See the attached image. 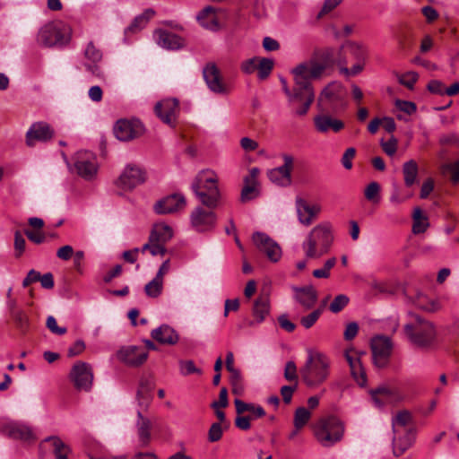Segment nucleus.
Here are the masks:
<instances>
[{
	"label": "nucleus",
	"instance_id": "f257e3e1",
	"mask_svg": "<svg viewBox=\"0 0 459 459\" xmlns=\"http://www.w3.org/2000/svg\"><path fill=\"white\" fill-rule=\"evenodd\" d=\"M333 62V50L326 49L319 55L299 64L292 69L293 80L299 87L303 89L305 98L307 99V106L312 105L315 100L312 80L319 79Z\"/></svg>",
	"mask_w": 459,
	"mask_h": 459
},
{
	"label": "nucleus",
	"instance_id": "f03ea898",
	"mask_svg": "<svg viewBox=\"0 0 459 459\" xmlns=\"http://www.w3.org/2000/svg\"><path fill=\"white\" fill-rule=\"evenodd\" d=\"M393 429V453L394 456H401L414 443L416 438V428L412 414L403 410L392 418Z\"/></svg>",
	"mask_w": 459,
	"mask_h": 459
},
{
	"label": "nucleus",
	"instance_id": "7ed1b4c3",
	"mask_svg": "<svg viewBox=\"0 0 459 459\" xmlns=\"http://www.w3.org/2000/svg\"><path fill=\"white\" fill-rule=\"evenodd\" d=\"M218 176L210 169L200 171L193 179L191 189L203 205L216 208L221 193L218 187Z\"/></svg>",
	"mask_w": 459,
	"mask_h": 459
},
{
	"label": "nucleus",
	"instance_id": "20e7f679",
	"mask_svg": "<svg viewBox=\"0 0 459 459\" xmlns=\"http://www.w3.org/2000/svg\"><path fill=\"white\" fill-rule=\"evenodd\" d=\"M333 242V226L329 221H324L311 230L302 248L307 258H319L328 253Z\"/></svg>",
	"mask_w": 459,
	"mask_h": 459
},
{
	"label": "nucleus",
	"instance_id": "39448f33",
	"mask_svg": "<svg viewBox=\"0 0 459 459\" xmlns=\"http://www.w3.org/2000/svg\"><path fill=\"white\" fill-rule=\"evenodd\" d=\"M330 360L323 353L308 351V356L301 377L308 387H316L322 385L329 377Z\"/></svg>",
	"mask_w": 459,
	"mask_h": 459
},
{
	"label": "nucleus",
	"instance_id": "423d86ee",
	"mask_svg": "<svg viewBox=\"0 0 459 459\" xmlns=\"http://www.w3.org/2000/svg\"><path fill=\"white\" fill-rule=\"evenodd\" d=\"M410 322L404 325V332L410 341L418 347H429L436 339L434 325L416 314H410Z\"/></svg>",
	"mask_w": 459,
	"mask_h": 459
},
{
	"label": "nucleus",
	"instance_id": "0eeeda50",
	"mask_svg": "<svg viewBox=\"0 0 459 459\" xmlns=\"http://www.w3.org/2000/svg\"><path fill=\"white\" fill-rule=\"evenodd\" d=\"M71 28L61 21H54L43 25L37 35V41L46 48L64 47L71 39Z\"/></svg>",
	"mask_w": 459,
	"mask_h": 459
},
{
	"label": "nucleus",
	"instance_id": "6e6552de",
	"mask_svg": "<svg viewBox=\"0 0 459 459\" xmlns=\"http://www.w3.org/2000/svg\"><path fill=\"white\" fill-rule=\"evenodd\" d=\"M343 425L334 416L321 419L315 427L317 441L324 446H331L340 441L343 436Z\"/></svg>",
	"mask_w": 459,
	"mask_h": 459
},
{
	"label": "nucleus",
	"instance_id": "1a4fd4ad",
	"mask_svg": "<svg viewBox=\"0 0 459 459\" xmlns=\"http://www.w3.org/2000/svg\"><path fill=\"white\" fill-rule=\"evenodd\" d=\"M203 77L207 88L215 94L225 96L229 95L233 90L232 84L223 78L215 63L205 65L203 68Z\"/></svg>",
	"mask_w": 459,
	"mask_h": 459
},
{
	"label": "nucleus",
	"instance_id": "9d476101",
	"mask_svg": "<svg viewBox=\"0 0 459 459\" xmlns=\"http://www.w3.org/2000/svg\"><path fill=\"white\" fill-rule=\"evenodd\" d=\"M69 377L77 390L89 392L91 389L93 372L89 363L83 361L74 363L70 371Z\"/></svg>",
	"mask_w": 459,
	"mask_h": 459
},
{
	"label": "nucleus",
	"instance_id": "9b49d317",
	"mask_svg": "<svg viewBox=\"0 0 459 459\" xmlns=\"http://www.w3.org/2000/svg\"><path fill=\"white\" fill-rule=\"evenodd\" d=\"M281 82L293 113L299 117L305 116L311 105L307 106V99L305 98L303 89L299 87V85L294 82V87L290 90L284 78H281Z\"/></svg>",
	"mask_w": 459,
	"mask_h": 459
},
{
	"label": "nucleus",
	"instance_id": "f8f14e48",
	"mask_svg": "<svg viewBox=\"0 0 459 459\" xmlns=\"http://www.w3.org/2000/svg\"><path fill=\"white\" fill-rule=\"evenodd\" d=\"M283 164L280 167L270 169L267 176L270 181L279 186H289L291 185V171L294 168V158L288 153H282Z\"/></svg>",
	"mask_w": 459,
	"mask_h": 459
},
{
	"label": "nucleus",
	"instance_id": "ddd939ff",
	"mask_svg": "<svg viewBox=\"0 0 459 459\" xmlns=\"http://www.w3.org/2000/svg\"><path fill=\"white\" fill-rule=\"evenodd\" d=\"M393 343L389 337L379 335L371 340L373 362L377 368H385L392 353Z\"/></svg>",
	"mask_w": 459,
	"mask_h": 459
},
{
	"label": "nucleus",
	"instance_id": "4468645a",
	"mask_svg": "<svg viewBox=\"0 0 459 459\" xmlns=\"http://www.w3.org/2000/svg\"><path fill=\"white\" fill-rule=\"evenodd\" d=\"M114 134L119 140L127 142L143 134V125L138 119H119L114 126Z\"/></svg>",
	"mask_w": 459,
	"mask_h": 459
},
{
	"label": "nucleus",
	"instance_id": "2eb2a0df",
	"mask_svg": "<svg viewBox=\"0 0 459 459\" xmlns=\"http://www.w3.org/2000/svg\"><path fill=\"white\" fill-rule=\"evenodd\" d=\"M214 208L197 206L190 215L192 227L198 232L212 230L216 225L217 216L212 211Z\"/></svg>",
	"mask_w": 459,
	"mask_h": 459
},
{
	"label": "nucleus",
	"instance_id": "dca6fc26",
	"mask_svg": "<svg viewBox=\"0 0 459 459\" xmlns=\"http://www.w3.org/2000/svg\"><path fill=\"white\" fill-rule=\"evenodd\" d=\"M55 136V129L45 121L34 122L26 132L25 143L28 147H34L37 142L48 143Z\"/></svg>",
	"mask_w": 459,
	"mask_h": 459
},
{
	"label": "nucleus",
	"instance_id": "f3484780",
	"mask_svg": "<svg viewBox=\"0 0 459 459\" xmlns=\"http://www.w3.org/2000/svg\"><path fill=\"white\" fill-rule=\"evenodd\" d=\"M74 168L80 177L91 180L98 172L97 158L91 152H79L75 156Z\"/></svg>",
	"mask_w": 459,
	"mask_h": 459
},
{
	"label": "nucleus",
	"instance_id": "a211bd4d",
	"mask_svg": "<svg viewBox=\"0 0 459 459\" xmlns=\"http://www.w3.org/2000/svg\"><path fill=\"white\" fill-rule=\"evenodd\" d=\"M252 240L257 249L264 253L270 261L275 263L281 257V249L280 246L267 234L263 232H255L252 236Z\"/></svg>",
	"mask_w": 459,
	"mask_h": 459
},
{
	"label": "nucleus",
	"instance_id": "6ab92c4d",
	"mask_svg": "<svg viewBox=\"0 0 459 459\" xmlns=\"http://www.w3.org/2000/svg\"><path fill=\"white\" fill-rule=\"evenodd\" d=\"M145 179L146 174L142 168L129 164L118 178L117 185L125 190H130L143 183Z\"/></svg>",
	"mask_w": 459,
	"mask_h": 459
},
{
	"label": "nucleus",
	"instance_id": "aec40b11",
	"mask_svg": "<svg viewBox=\"0 0 459 459\" xmlns=\"http://www.w3.org/2000/svg\"><path fill=\"white\" fill-rule=\"evenodd\" d=\"M342 100V86L333 82L320 93L318 106L323 111L334 110V104Z\"/></svg>",
	"mask_w": 459,
	"mask_h": 459
},
{
	"label": "nucleus",
	"instance_id": "412c9836",
	"mask_svg": "<svg viewBox=\"0 0 459 459\" xmlns=\"http://www.w3.org/2000/svg\"><path fill=\"white\" fill-rule=\"evenodd\" d=\"M117 356L120 361L127 366L139 367L146 361L148 352L142 347L127 346L121 348Z\"/></svg>",
	"mask_w": 459,
	"mask_h": 459
},
{
	"label": "nucleus",
	"instance_id": "4be33fe9",
	"mask_svg": "<svg viewBox=\"0 0 459 459\" xmlns=\"http://www.w3.org/2000/svg\"><path fill=\"white\" fill-rule=\"evenodd\" d=\"M259 169L255 167L250 169L248 174L244 178V186L240 194L241 203H247L259 196Z\"/></svg>",
	"mask_w": 459,
	"mask_h": 459
},
{
	"label": "nucleus",
	"instance_id": "5701e85b",
	"mask_svg": "<svg viewBox=\"0 0 459 459\" xmlns=\"http://www.w3.org/2000/svg\"><path fill=\"white\" fill-rule=\"evenodd\" d=\"M186 198L181 194H172L158 201L154 205V211L159 214L174 213L185 208Z\"/></svg>",
	"mask_w": 459,
	"mask_h": 459
},
{
	"label": "nucleus",
	"instance_id": "b1692460",
	"mask_svg": "<svg viewBox=\"0 0 459 459\" xmlns=\"http://www.w3.org/2000/svg\"><path fill=\"white\" fill-rule=\"evenodd\" d=\"M345 359L350 366L351 375L354 381L359 385L364 386L367 384V376L359 353L353 350L345 351Z\"/></svg>",
	"mask_w": 459,
	"mask_h": 459
},
{
	"label": "nucleus",
	"instance_id": "393cba45",
	"mask_svg": "<svg viewBox=\"0 0 459 459\" xmlns=\"http://www.w3.org/2000/svg\"><path fill=\"white\" fill-rule=\"evenodd\" d=\"M84 56L88 60L84 64L85 68L92 75L102 78L104 74L100 66L98 65L102 59V52L94 45L93 42H89L84 50Z\"/></svg>",
	"mask_w": 459,
	"mask_h": 459
},
{
	"label": "nucleus",
	"instance_id": "a878e982",
	"mask_svg": "<svg viewBox=\"0 0 459 459\" xmlns=\"http://www.w3.org/2000/svg\"><path fill=\"white\" fill-rule=\"evenodd\" d=\"M314 126L316 130L321 134L328 132L339 133L344 128V123L330 114L322 113L314 117Z\"/></svg>",
	"mask_w": 459,
	"mask_h": 459
},
{
	"label": "nucleus",
	"instance_id": "bb28decb",
	"mask_svg": "<svg viewBox=\"0 0 459 459\" xmlns=\"http://www.w3.org/2000/svg\"><path fill=\"white\" fill-rule=\"evenodd\" d=\"M270 299L268 295H261L258 297L253 306L252 314L254 320H247L246 325L247 326H255L261 324L270 313Z\"/></svg>",
	"mask_w": 459,
	"mask_h": 459
},
{
	"label": "nucleus",
	"instance_id": "cd10ccee",
	"mask_svg": "<svg viewBox=\"0 0 459 459\" xmlns=\"http://www.w3.org/2000/svg\"><path fill=\"white\" fill-rule=\"evenodd\" d=\"M154 37L158 45L163 48L169 50H178L184 47V39L177 34L166 30H157L154 33Z\"/></svg>",
	"mask_w": 459,
	"mask_h": 459
},
{
	"label": "nucleus",
	"instance_id": "c85d7f7f",
	"mask_svg": "<svg viewBox=\"0 0 459 459\" xmlns=\"http://www.w3.org/2000/svg\"><path fill=\"white\" fill-rule=\"evenodd\" d=\"M0 432L11 438L30 440L32 438V432L29 427L18 422H6L1 427Z\"/></svg>",
	"mask_w": 459,
	"mask_h": 459
},
{
	"label": "nucleus",
	"instance_id": "c756f323",
	"mask_svg": "<svg viewBox=\"0 0 459 459\" xmlns=\"http://www.w3.org/2000/svg\"><path fill=\"white\" fill-rule=\"evenodd\" d=\"M370 394L373 402L377 407H382L390 403H398L404 399L398 391L386 387L377 388L372 390Z\"/></svg>",
	"mask_w": 459,
	"mask_h": 459
},
{
	"label": "nucleus",
	"instance_id": "7c9ffc66",
	"mask_svg": "<svg viewBox=\"0 0 459 459\" xmlns=\"http://www.w3.org/2000/svg\"><path fill=\"white\" fill-rule=\"evenodd\" d=\"M178 102L176 99H168L158 102L155 106L156 115L166 124H171L175 119Z\"/></svg>",
	"mask_w": 459,
	"mask_h": 459
},
{
	"label": "nucleus",
	"instance_id": "2f4dec72",
	"mask_svg": "<svg viewBox=\"0 0 459 459\" xmlns=\"http://www.w3.org/2000/svg\"><path fill=\"white\" fill-rule=\"evenodd\" d=\"M151 336L159 343L165 345H174L179 340V336L176 330L169 325H161L160 326L153 329L151 332Z\"/></svg>",
	"mask_w": 459,
	"mask_h": 459
},
{
	"label": "nucleus",
	"instance_id": "473e14b6",
	"mask_svg": "<svg viewBox=\"0 0 459 459\" xmlns=\"http://www.w3.org/2000/svg\"><path fill=\"white\" fill-rule=\"evenodd\" d=\"M293 290L295 291V299L306 309L312 308L316 300H317V293L316 290L312 286L307 287H293Z\"/></svg>",
	"mask_w": 459,
	"mask_h": 459
},
{
	"label": "nucleus",
	"instance_id": "72a5a7b5",
	"mask_svg": "<svg viewBox=\"0 0 459 459\" xmlns=\"http://www.w3.org/2000/svg\"><path fill=\"white\" fill-rule=\"evenodd\" d=\"M197 21L207 30L216 31L220 29L216 9L212 6L204 7L198 14Z\"/></svg>",
	"mask_w": 459,
	"mask_h": 459
},
{
	"label": "nucleus",
	"instance_id": "f704fd0d",
	"mask_svg": "<svg viewBox=\"0 0 459 459\" xmlns=\"http://www.w3.org/2000/svg\"><path fill=\"white\" fill-rule=\"evenodd\" d=\"M234 404L236 407L237 414H243L247 411L250 413L253 419H259L265 415V411L260 405L255 403H246L240 399H235Z\"/></svg>",
	"mask_w": 459,
	"mask_h": 459
},
{
	"label": "nucleus",
	"instance_id": "c9c22d12",
	"mask_svg": "<svg viewBox=\"0 0 459 459\" xmlns=\"http://www.w3.org/2000/svg\"><path fill=\"white\" fill-rule=\"evenodd\" d=\"M137 417L138 420L136 422V427L139 440L143 446H147L151 438V420L148 418L143 417L141 411H137Z\"/></svg>",
	"mask_w": 459,
	"mask_h": 459
},
{
	"label": "nucleus",
	"instance_id": "e433bc0d",
	"mask_svg": "<svg viewBox=\"0 0 459 459\" xmlns=\"http://www.w3.org/2000/svg\"><path fill=\"white\" fill-rule=\"evenodd\" d=\"M172 229L163 223L155 224L149 238L152 241H157L165 246V244L172 238Z\"/></svg>",
	"mask_w": 459,
	"mask_h": 459
},
{
	"label": "nucleus",
	"instance_id": "4c0bfd02",
	"mask_svg": "<svg viewBox=\"0 0 459 459\" xmlns=\"http://www.w3.org/2000/svg\"><path fill=\"white\" fill-rule=\"evenodd\" d=\"M419 168L415 160H410L403 165V180L406 186L411 187L417 181Z\"/></svg>",
	"mask_w": 459,
	"mask_h": 459
},
{
	"label": "nucleus",
	"instance_id": "58836bf2",
	"mask_svg": "<svg viewBox=\"0 0 459 459\" xmlns=\"http://www.w3.org/2000/svg\"><path fill=\"white\" fill-rule=\"evenodd\" d=\"M412 232L414 234L424 233L429 226V219L423 214L420 208L417 207L414 209L412 213Z\"/></svg>",
	"mask_w": 459,
	"mask_h": 459
},
{
	"label": "nucleus",
	"instance_id": "ea45409f",
	"mask_svg": "<svg viewBox=\"0 0 459 459\" xmlns=\"http://www.w3.org/2000/svg\"><path fill=\"white\" fill-rule=\"evenodd\" d=\"M295 205L299 221L304 226L311 225V220L309 218V204L305 199L297 197Z\"/></svg>",
	"mask_w": 459,
	"mask_h": 459
},
{
	"label": "nucleus",
	"instance_id": "a19ab883",
	"mask_svg": "<svg viewBox=\"0 0 459 459\" xmlns=\"http://www.w3.org/2000/svg\"><path fill=\"white\" fill-rule=\"evenodd\" d=\"M45 442L51 445L55 459H67L69 447L59 437H50Z\"/></svg>",
	"mask_w": 459,
	"mask_h": 459
},
{
	"label": "nucleus",
	"instance_id": "79ce46f5",
	"mask_svg": "<svg viewBox=\"0 0 459 459\" xmlns=\"http://www.w3.org/2000/svg\"><path fill=\"white\" fill-rule=\"evenodd\" d=\"M350 54L357 61H365L367 56V49L364 46L356 42H347L342 48Z\"/></svg>",
	"mask_w": 459,
	"mask_h": 459
},
{
	"label": "nucleus",
	"instance_id": "37998d69",
	"mask_svg": "<svg viewBox=\"0 0 459 459\" xmlns=\"http://www.w3.org/2000/svg\"><path fill=\"white\" fill-rule=\"evenodd\" d=\"M311 412L305 407H299L294 413L293 424L297 430L301 429L309 421Z\"/></svg>",
	"mask_w": 459,
	"mask_h": 459
},
{
	"label": "nucleus",
	"instance_id": "c03bdc74",
	"mask_svg": "<svg viewBox=\"0 0 459 459\" xmlns=\"http://www.w3.org/2000/svg\"><path fill=\"white\" fill-rule=\"evenodd\" d=\"M163 290V280L159 279L155 276L151 281H149L145 287V294L150 298L159 297Z\"/></svg>",
	"mask_w": 459,
	"mask_h": 459
},
{
	"label": "nucleus",
	"instance_id": "a18cd8bd",
	"mask_svg": "<svg viewBox=\"0 0 459 459\" xmlns=\"http://www.w3.org/2000/svg\"><path fill=\"white\" fill-rule=\"evenodd\" d=\"M146 251H149L152 255H164L166 254V247L164 245L157 242V241H152L151 238H149V240L147 243H145L142 248L141 252L144 253Z\"/></svg>",
	"mask_w": 459,
	"mask_h": 459
},
{
	"label": "nucleus",
	"instance_id": "49530a36",
	"mask_svg": "<svg viewBox=\"0 0 459 459\" xmlns=\"http://www.w3.org/2000/svg\"><path fill=\"white\" fill-rule=\"evenodd\" d=\"M273 68V61L269 58H259L257 65V76L260 80L266 79Z\"/></svg>",
	"mask_w": 459,
	"mask_h": 459
},
{
	"label": "nucleus",
	"instance_id": "de8ad7c7",
	"mask_svg": "<svg viewBox=\"0 0 459 459\" xmlns=\"http://www.w3.org/2000/svg\"><path fill=\"white\" fill-rule=\"evenodd\" d=\"M153 14L154 12L152 10H147L143 14L135 17L126 30L134 31L143 28L147 24L148 21L153 16Z\"/></svg>",
	"mask_w": 459,
	"mask_h": 459
},
{
	"label": "nucleus",
	"instance_id": "09e8293b",
	"mask_svg": "<svg viewBox=\"0 0 459 459\" xmlns=\"http://www.w3.org/2000/svg\"><path fill=\"white\" fill-rule=\"evenodd\" d=\"M441 171L443 174L450 175V180L453 184L459 183V160L443 164L441 166Z\"/></svg>",
	"mask_w": 459,
	"mask_h": 459
},
{
	"label": "nucleus",
	"instance_id": "8fccbe9b",
	"mask_svg": "<svg viewBox=\"0 0 459 459\" xmlns=\"http://www.w3.org/2000/svg\"><path fill=\"white\" fill-rule=\"evenodd\" d=\"M350 299L345 294L337 295L329 305V310L334 314L341 312L348 304Z\"/></svg>",
	"mask_w": 459,
	"mask_h": 459
},
{
	"label": "nucleus",
	"instance_id": "3c124183",
	"mask_svg": "<svg viewBox=\"0 0 459 459\" xmlns=\"http://www.w3.org/2000/svg\"><path fill=\"white\" fill-rule=\"evenodd\" d=\"M322 312H323L322 308H317V309L312 311L311 313H309L308 315L302 316L300 318L301 325L306 329L311 328L316 324V322L318 320V318L322 315Z\"/></svg>",
	"mask_w": 459,
	"mask_h": 459
},
{
	"label": "nucleus",
	"instance_id": "603ef678",
	"mask_svg": "<svg viewBox=\"0 0 459 459\" xmlns=\"http://www.w3.org/2000/svg\"><path fill=\"white\" fill-rule=\"evenodd\" d=\"M179 368L180 373L183 376H188L190 374H202V370L195 367L193 360H180Z\"/></svg>",
	"mask_w": 459,
	"mask_h": 459
},
{
	"label": "nucleus",
	"instance_id": "864d4df0",
	"mask_svg": "<svg viewBox=\"0 0 459 459\" xmlns=\"http://www.w3.org/2000/svg\"><path fill=\"white\" fill-rule=\"evenodd\" d=\"M380 192V186L377 182L369 183L364 192L367 200L371 202H378V195Z\"/></svg>",
	"mask_w": 459,
	"mask_h": 459
},
{
	"label": "nucleus",
	"instance_id": "5fc2aeb1",
	"mask_svg": "<svg viewBox=\"0 0 459 459\" xmlns=\"http://www.w3.org/2000/svg\"><path fill=\"white\" fill-rule=\"evenodd\" d=\"M26 240L22 233L17 230L14 233V256L21 257L25 251Z\"/></svg>",
	"mask_w": 459,
	"mask_h": 459
},
{
	"label": "nucleus",
	"instance_id": "6e6d98bb",
	"mask_svg": "<svg viewBox=\"0 0 459 459\" xmlns=\"http://www.w3.org/2000/svg\"><path fill=\"white\" fill-rule=\"evenodd\" d=\"M284 377L287 381L298 385L297 367L293 361H288L284 368Z\"/></svg>",
	"mask_w": 459,
	"mask_h": 459
},
{
	"label": "nucleus",
	"instance_id": "4d7b16f0",
	"mask_svg": "<svg viewBox=\"0 0 459 459\" xmlns=\"http://www.w3.org/2000/svg\"><path fill=\"white\" fill-rule=\"evenodd\" d=\"M223 429L221 423H212L208 431V440L212 443L219 441L222 437Z\"/></svg>",
	"mask_w": 459,
	"mask_h": 459
},
{
	"label": "nucleus",
	"instance_id": "13d9d810",
	"mask_svg": "<svg viewBox=\"0 0 459 459\" xmlns=\"http://www.w3.org/2000/svg\"><path fill=\"white\" fill-rule=\"evenodd\" d=\"M417 81L418 74L414 72H408L399 76V82L410 90L413 89Z\"/></svg>",
	"mask_w": 459,
	"mask_h": 459
},
{
	"label": "nucleus",
	"instance_id": "bf43d9fd",
	"mask_svg": "<svg viewBox=\"0 0 459 459\" xmlns=\"http://www.w3.org/2000/svg\"><path fill=\"white\" fill-rule=\"evenodd\" d=\"M395 107L407 115H412L417 110L416 104L408 100H396Z\"/></svg>",
	"mask_w": 459,
	"mask_h": 459
},
{
	"label": "nucleus",
	"instance_id": "052dcab7",
	"mask_svg": "<svg viewBox=\"0 0 459 459\" xmlns=\"http://www.w3.org/2000/svg\"><path fill=\"white\" fill-rule=\"evenodd\" d=\"M136 399L138 403L139 409L142 412L146 411L152 400V395L150 393H142L137 391Z\"/></svg>",
	"mask_w": 459,
	"mask_h": 459
},
{
	"label": "nucleus",
	"instance_id": "680f3d73",
	"mask_svg": "<svg viewBox=\"0 0 459 459\" xmlns=\"http://www.w3.org/2000/svg\"><path fill=\"white\" fill-rule=\"evenodd\" d=\"M154 387V380L151 376L143 377L140 379L139 386L137 391L142 393H150L152 394Z\"/></svg>",
	"mask_w": 459,
	"mask_h": 459
},
{
	"label": "nucleus",
	"instance_id": "e2e57ef3",
	"mask_svg": "<svg viewBox=\"0 0 459 459\" xmlns=\"http://www.w3.org/2000/svg\"><path fill=\"white\" fill-rule=\"evenodd\" d=\"M356 155V149L353 147H350L346 149L344 153L342 156L341 162L344 169H351L352 168V160Z\"/></svg>",
	"mask_w": 459,
	"mask_h": 459
},
{
	"label": "nucleus",
	"instance_id": "0e129e2a",
	"mask_svg": "<svg viewBox=\"0 0 459 459\" xmlns=\"http://www.w3.org/2000/svg\"><path fill=\"white\" fill-rule=\"evenodd\" d=\"M258 61H259V57H253V58L245 60L241 64V66H240L241 71L247 74H253L255 70H257Z\"/></svg>",
	"mask_w": 459,
	"mask_h": 459
},
{
	"label": "nucleus",
	"instance_id": "69168bd1",
	"mask_svg": "<svg viewBox=\"0 0 459 459\" xmlns=\"http://www.w3.org/2000/svg\"><path fill=\"white\" fill-rule=\"evenodd\" d=\"M24 234L31 242L35 244H41L46 239V236L41 230H25Z\"/></svg>",
	"mask_w": 459,
	"mask_h": 459
},
{
	"label": "nucleus",
	"instance_id": "338daca9",
	"mask_svg": "<svg viewBox=\"0 0 459 459\" xmlns=\"http://www.w3.org/2000/svg\"><path fill=\"white\" fill-rule=\"evenodd\" d=\"M381 147L388 156H393L397 151V140L392 136L386 142L381 141Z\"/></svg>",
	"mask_w": 459,
	"mask_h": 459
},
{
	"label": "nucleus",
	"instance_id": "774afa93",
	"mask_svg": "<svg viewBox=\"0 0 459 459\" xmlns=\"http://www.w3.org/2000/svg\"><path fill=\"white\" fill-rule=\"evenodd\" d=\"M253 420L251 416L238 414L235 419V426L241 430H248L251 428L250 421Z\"/></svg>",
	"mask_w": 459,
	"mask_h": 459
}]
</instances>
